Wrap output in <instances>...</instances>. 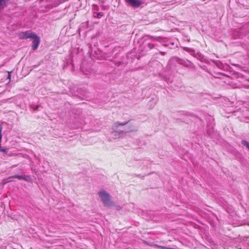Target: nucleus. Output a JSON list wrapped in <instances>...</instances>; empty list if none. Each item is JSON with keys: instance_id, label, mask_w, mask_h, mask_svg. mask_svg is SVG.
Here are the masks:
<instances>
[{"instance_id": "nucleus-4", "label": "nucleus", "mask_w": 249, "mask_h": 249, "mask_svg": "<svg viewBox=\"0 0 249 249\" xmlns=\"http://www.w3.org/2000/svg\"><path fill=\"white\" fill-rule=\"evenodd\" d=\"M127 2L134 7H138L141 5L142 2L139 0H126Z\"/></svg>"}, {"instance_id": "nucleus-6", "label": "nucleus", "mask_w": 249, "mask_h": 249, "mask_svg": "<svg viewBox=\"0 0 249 249\" xmlns=\"http://www.w3.org/2000/svg\"><path fill=\"white\" fill-rule=\"evenodd\" d=\"M247 147H248L249 148V144H247Z\"/></svg>"}, {"instance_id": "nucleus-1", "label": "nucleus", "mask_w": 249, "mask_h": 249, "mask_svg": "<svg viewBox=\"0 0 249 249\" xmlns=\"http://www.w3.org/2000/svg\"><path fill=\"white\" fill-rule=\"evenodd\" d=\"M35 36V34L30 32H22L19 35V37L21 39H26L32 38Z\"/></svg>"}, {"instance_id": "nucleus-5", "label": "nucleus", "mask_w": 249, "mask_h": 249, "mask_svg": "<svg viewBox=\"0 0 249 249\" xmlns=\"http://www.w3.org/2000/svg\"><path fill=\"white\" fill-rule=\"evenodd\" d=\"M8 79L10 80L11 79V74H8Z\"/></svg>"}, {"instance_id": "nucleus-7", "label": "nucleus", "mask_w": 249, "mask_h": 249, "mask_svg": "<svg viewBox=\"0 0 249 249\" xmlns=\"http://www.w3.org/2000/svg\"><path fill=\"white\" fill-rule=\"evenodd\" d=\"M11 72H9H9H8L9 74H11Z\"/></svg>"}, {"instance_id": "nucleus-3", "label": "nucleus", "mask_w": 249, "mask_h": 249, "mask_svg": "<svg viewBox=\"0 0 249 249\" xmlns=\"http://www.w3.org/2000/svg\"><path fill=\"white\" fill-rule=\"evenodd\" d=\"M33 38V48L34 50H36L38 47V44L39 43V37L35 34V36L33 37H32Z\"/></svg>"}, {"instance_id": "nucleus-2", "label": "nucleus", "mask_w": 249, "mask_h": 249, "mask_svg": "<svg viewBox=\"0 0 249 249\" xmlns=\"http://www.w3.org/2000/svg\"><path fill=\"white\" fill-rule=\"evenodd\" d=\"M99 194L102 200L106 204L109 200V196L104 191L100 192Z\"/></svg>"}]
</instances>
